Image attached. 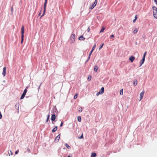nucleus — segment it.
<instances>
[{
    "label": "nucleus",
    "instance_id": "a211bd4d",
    "mask_svg": "<svg viewBox=\"0 0 157 157\" xmlns=\"http://www.w3.org/2000/svg\"><path fill=\"white\" fill-rule=\"evenodd\" d=\"M25 94L23 93L21 95V97L20 99L21 100V99H23L25 97Z\"/></svg>",
    "mask_w": 157,
    "mask_h": 157
},
{
    "label": "nucleus",
    "instance_id": "f257e3e1",
    "mask_svg": "<svg viewBox=\"0 0 157 157\" xmlns=\"http://www.w3.org/2000/svg\"><path fill=\"white\" fill-rule=\"evenodd\" d=\"M153 15L154 17L157 19V8L155 6L152 7Z\"/></svg>",
    "mask_w": 157,
    "mask_h": 157
},
{
    "label": "nucleus",
    "instance_id": "ea45409f",
    "mask_svg": "<svg viewBox=\"0 0 157 157\" xmlns=\"http://www.w3.org/2000/svg\"><path fill=\"white\" fill-rule=\"evenodd\" d=\"M90 55H89V57H88V59H87V61L88 60L90 59Z\"/></svg>",
    "mask_w": 157,
    "mask_h": 157
},
{
    "label": "nucleus",
    "instance_id": "a19ab883",
    "mask_svg": "<svg viewBox=\"0 0 157 157\" xmlns=\"http://www.w3.org/2000/svg\"><path fill=\"white\" fill-rule=\"evenodd\" d=\"M136 19H135L133 20V23H135V22H136Z\"/></svg>",
    "mask_w": 157,
    "mask_h": 157
},
{
    "label": "nucleus",
    "instance_id": "72a5a7b5",
    "mask_svg": "<svg viewBox=\"0 0 157 157\" xmlns=\"http://www.w3.org/2000/svg\"><path fill=\"white\" fill-rule=\"evenodd\" d=\"M101 94V93L100 92V91H99V92H98L97 94H96V95L97 96H98V95H99V94Z\"/></svg>",
    "mask_w": 157,
    "mask_h": 157
},
{
    "label": "nucleus",
    "instance_id": "58836bf2",
    "mask_svg": "<svg viewBox=\"0 0 157 157\" xmlns=\"http://www.w3.org/2000/svg\"><path fill=\"white\" fill-rule=\"evenodd\" d=\"M137 15H136L135 16V19L137 20Z\"/></svg>",
    "mask_w": 157,
    "mask_h": 157
},
{
    "label": "nucleus",
    "instance_id": "79ce46f5",
    "mask_svg": "<svg viewBox=\"0 0 157 157\" xmlns=\"http://www.w3.org/2000/svg\"><path fill=\"white\" fill-rule=\"evenodd\" d=\"M114 37V36L113 35H112L111 36H110V37Z\"/></svg>",
    "mask_w": 157,
    "mask_h": 157
},
{
    "label": "nucleus",
    "instance_id": "c9c22d12",
    "mask_svg": "<svg viewBox=\"0 0 157 157\" xmlns=\"http://www.w3.org/2000/svg\"><path fill=\"white\" fill-rule=\"evenodd\" d=\"M2 117V115L1 112H0V119H1Z\"/></svg>",
    "mask_w": 157,
    "mask_h": 157
},
{
    "label": "nucleus",
    "instance_id": "c03bdc74",
    "mask_svg": "<svg viewBox=\"0 0 157 157\" xmlns=\"http://www.w3.org/2000/svg\"><path fill=\"white\" fill-rule=\"evenodd\" d=\"M27 150H28V151H30V149H29V148H27Z\"/></svg>",
    "mask_w": 157,
    "mask_h": 157
},
{
    "label": "nucleus",
    "instance_id": "2f4dec72",
    "mask_svg": "<svg viewBox=\"0 0 157 157\" xmlns=\"http://www.w3.org/2000/svg\"><path fill=\"white\" fill-rule=\"evenodd\" d=\"M96 47V44H95L94 46L92 48V51H94V49Z\"/></svg>",
    "mask_w": 157,
    "mask_h": 157
},
{
    "label": "nucleus",
    "instance_id": "7ed1b4c3",
    "mask_svg": "<svg viewBox=\"0 0 157 157\" xmlns=\"http://www.w3.org/2000/svg\"><path fill=\"white\" fill-rule=\"evenodd\" d=\"M75 40V34H72L70 36V42L71 44L74 43Z\"/></svg>",
    "mask_w": 157,
    "mask_h": 157
},
{
    "label": "nucleus",
    "instance_id": "bb28decb",
    "mask_svg": "<svg viewBox=\"0 0 157 157\" xmlns=\"http://www.w3.org/2000/svg\"><path fill=\"white\" fill-rule=\"evenodd\" d=\"M27 92V90L26 89H25L23 93L24 94H26Z\"/></svg>",
    "mask_w": 157,
    "mask_h": 157
},
{
    "label": "nucleus",
    "instance_id": "f8f14e48",
    "mask_svg": "<svg viewBox=\"0 0 157 157\" xmlns=\"http://www.w3.org/2000/svg\"><path fill=\"white\" fill-rule=\"evenodd\" d=\"M78 39L80 40H85V38L82 36H81L78 38Z\"/></svg>",
    "mask_w": 157,
    "mask_h": 157
},
{
    "label": "nucleus",
    "instance_id": "49530a36",
    "mask_svg": "<svg viewBox=\"0 0 157 157\" xmlns=\"http://www.w3.org/2000/svg\"><path fill=\"white\" fill-rule=\"evenodd\" d=\"M87 30H88V31H89V30H90V28H88V29H87Z\"/></svg>",
    "mask_w": 157,
    "mask_h": 157
},
{
    "label": "nucleus",
    "instance_id": "a878e982",
    "mask_svg": "<svg viewBox=\"0 0 157 157\" xmlns=\"http://www.w3.org/2000/svg\"><path fill=\"white\" fill-rule=\"evenodd\" d=\"M146 53H147V52H145L144 54V55H143V59H145V56H146Z\"/></svg>",
    "mask_w": 157,
    "mask_h": 157
},
{
    "label": "nucleus",
    "instance_id": "9d476101",
    "mask_svg": "<svg viewBox=\"0 0 157 157\" xmlns=\"http://www.w3.org/2000/svg\"><path fill=\"white\" fill-rule=\"evenodd\" d=\"M144 92L143 91H142L141 93H140V100H141L143 97V96H144Z\"/></svg>",
    "mask_w": 157,
    "mask_h": 157
},
{
    "label": "nucleus",
    "instance_id": "393cba45",
    "mask_svg": "<svg viewBox=\"0 0 157 157\" xmlns=\"http://www.w3.org/2000/svg\"><path fill=\"white\" fill-rule=\"evenodd\" d=\"M146 53H147V52H145L144 54V55H143V59H145V56H146Z\"/></svg>",
    "mask_w": 157,
    "mask_h": 157
},
{
    "label": "nucleus",
    "instance_id": "cd10ccee",
    "mask_svg": "<svg viewBox=\"0 0 157 157\" xmlns=\"http://www.w3.org/2000/svg\"><path fill=\"white\" fill-rule=\"evenodd\" d=\"M82 108L80 107L79 108L78 111L79 112H81L82 111Z\"/></svg>",
    "mask_w": 157,
    "mask_h": 157
},
{
    "label": "nucleus",
    "instance_id": "f03ea898",
    "mask_svg": "<svg viewBox=\"0 0 157 157\" xmlns=\"http://www.w3.org/2000/svg\"><path fill=\"white\" fill-rule=\"evenodd\" d=\"M21 43L22 44L23 42V40H24V27L23 25H22V26L21 29Z\"/></svg>",
    "mask_w": 157,
    "mask_h": 157
},
{
    "label": "nucleus",
    "instance_id": "b1692460",
    "mask_svg": "<svg viewBox=\"0 0 157 157\" xmlns=\"http://www.w3.org/2000/svg\"><path fill=\"white\" fill-rule=\"evenodd\" d=\"M105 29V28H102L101 29V30H100V33H101V32H103L104 30Z\"/></svg>",
    "mask_w": 157,
    "mask_h": 157
},
{
    "label": "nucleus",
    "instance_id": "2eb2a0df",
    "mask_svg": "<svg viewBox=\"0 0 157 157\" xmlns=\"http://www.w3.org/2000/svg\"><path fill=\"white\" fill-rule=\"evenodd\" d=\"M104 88L103 87H102L101 88V90L100 91H99L101 93V94H103L104 92Z\"/></svg>",
    "mask_w": 157,
    "mask_h": 157
},
{
    "label": "nucleus",
    "instance_id": "a18cd8bd",
    "mask_svg": "<svg viewBox=\"0 0 157 157\" xmlns=\"http://www.w3.org/2000/svg\"><path fill=\"white\" fill-rule=\"evenodd\" d=\"M10 153H11V155H12L13 153L11 151H10Z\"/></svg>",
    "mask_w": 157,
    "mask_h": 157
},
{
    "label": "nucleus",
    "instance_id": "f704fd0d",
    "mask_svg": "<svg viewBox=\"0 0 157 157\" xmlns=\"http://www.w3.org/2000/svg\"><path fill=\"white\" fill-rule=\"evenodd\" d=\"M63 124V121L61 122V124H60V127H62V126Z\"/></svg>",
    "mask_w": 157,
    "mask_h": 157
},
{
    "label": "nucleus",
    "instance_id": "de8ad7c7",
    "mask_svg": "<svg viewBox=\"0 0 157 157\" xmlns=\"http://www.w3.org/2000/svg\"><path fill=\"white\" fill-rule=\"evenodd\" d=\"M40 14H41V13H40H40H39V15H40Z\"/></svg>",
    "mask_w": 157,
    "mask_h": 157
},
{
    "label": "nucleus",
    "instance_id": "412c9836",
    "mask_svg": "<svg viewBox=\"0 0 157 157\" xmlns=\"http://www.w3.org/2000/svg\"><path fill=\"white\" fill-rule=\"evenodd\" d=\"M49 117H50V115L49 114H48L47 116V119L46 121V122H48V121H49Z\"/></svg>",
    "mask_w": 157,
    "mask_h": 157
},
{
    "label": "nucleus",
    "instance_id": "39448f33",
    "mask_svg": "<svg viewBox=\"0 0 157 157\" xmlns=\"http://www.w3.org/2000/svg\"><path fill=\"white\" fill-rule=\"evenodd\" d=\"M97 0H95L94 2V3L93 4L92 6L90 8L91 9H93L94 7H95L96 6L97 3Z\"/></svg>",
    "mask_w": 157,
    "mask_h": 157
},
{
    "label": "nucleus",
    "instance_id": "20e7f679",
    "mask_svg": "<svg viewBox=\"0 0 157 157\" xmlns=\"http://www.w3.org/2000/svg\"><path fill=\"white\" fill-rule=\"evenodd\" d=\"M47 2V0H45V2H44V13L41 16V17H42V16H43L44 14V13L45 11L46 10V4Z\"/></svg>",
    "mask_w": 157,
    "mask_h": 157
},
{
    "label": "nucleus",
    "instance_id": "ddd939ff",
    "mask_svg": "<svg viewBox=\"0 0 157 157\" xmlns=\"http://www.w3.org/2000/svg\"><path fill=\"white\" fill-rule=\"evenodd\" d=\"M98 67L97 65L95 66L94 68V71L95 72H97L98 70Z\"/></svg>",
    "mask_w": 157,
    "mask_h": 157
},
{
    "label": "nucleus",
    "instance_id": "423d86ee",
    "mask_svg": "<svg viewBox=\"0 0 157 157\" xmlns=\"http://www.w3.org/2000/svg\"><path fill=\"white\" fill-rule=\"evenodd\" d=\"M6 67H4L3 69V72L2 73V74L3 75V76H4L6 74Z\"/></svg>",
    "mask_w": 157,
    "mask_h": 157
},
{
    "label": "nucleus",
    "instance_id": "c85d7f7f",
    "mask_svg": "<svg viewBox=\"0 0 157 157\" xmlns=\"http://www.w3.org/2000/svg\"><path fill=\"white\" fill-rule=\"evenodd\" d=\"M83 138V134L82 133V134L81 136H80L78 137V138L79 139H82Z\"/></svg>",
    "mask_w": 157,
    "mask_h": 157
},
{
    "label": "nucleus",
    "instance_id": "c756f323",
    "mask_svg": "<svg viewBox=\"0 0 157 157\" xmlns=\"http://www.w3.org/2000/svg\"><path fill=\"white\" fill-rule=\"evenodd\" d=\"M91 79V76H89L87 78L88 80L90 81Z\"/></svg>",
    "mask_w": 157,
    "mask_h": 157
},
{
    "label": "nucleus",
    "instance_id": "6ab92c4d",
    "mask_svg": "<svg viewBox=\"0 0 157 157\" xmlns=\"http://www.w3.org/2000/svg\"><path fill=\"white\" fill-rule=\"evenodd\" d=\"M137 84V82L136 80H134L133 81V84L135 86H136Z\"/></svg>",
    "mask_w": 157,
    "mask_h": 157
},
{
    "label": "nucleus",
    "instance_id": "473e14b6",
    "mask_svg": "<svg viewBox=\"0 0 157 157\" xmlns=\"http://www.w3.org/2000/svg\"><path fill=\"white\" fill-rule=\"evenodd\" d=\"M103 45H104V43H103L102 44V45L99 48V49H100L101 48H102V47H103Z\"/></svg>",
    "mask_w": 157,
    "mask_h": 157
},
{
    "label": "nucleus",
    "instance_id": "9b49d317",
    "mask_svg": "<svg viewBox=\"0 0 157 157\" xmlns=\"http://www.w3.org/2000/svg\"><path fill=\"white\" fill-rule=\"evenodd\" d=\"M145 61V59L143 58L140 61V67L144 63Z\"/></svg>",
    "mask_w": 157,
    "mask_h": 157
},
{
    "label": "nucleus",
    "instance_id": "0eeeda50",
    "mask_svg": "<svg viewBox=\"0 0 157 157\" xmlns=\"http://www.w3.org/2000/svg\"><path fill=\"white\" fill-rule=\"evenodd\" d=\"M135 59V58L133 56H131L129 58V60L130 61L131 63H132L133 62L134 60Z\"/></svg>",
    "mask_w": 157,
    "mask_h": 157
},
{
    "label": "nucleus",
    "instance_id": "4468645a",
    "mask_svg": "<svg viewBox=\"0 0 157 157\" xmlns=\"http://www.w3.org/2000/svg\"><path fill=\"white\" fill-rule=\"evenodd\" d=\"M57 129V126L55 127V128H54L52 130V132H54L55 131H56V130Z\"/></svg>",
    "mask_w": 157,
    "mask_h": 157
},
{
    "label": "nucleus",
    "instance_id": "7c9ffc66",
    "mask_svg": "<svg viewBox=\"0 0 157 157\" xmlns=\"http://www.w3.org/2000/svg\"><path fill=\"white\" fill-rule=\"evenodd\" d=\"M77 97H78V94H76L75 95V96L74 97V99H76L77 98Z\"/></svg>",
    "mask_w": 157,
    "mask_h": 157
},
{
    "label": "nucleus",
    "instance_id": "aec40b11",
    "mask_svg": "<svg viewBox=\"0 0 157 157\" xmlns=\"http://www.w3.org/2000/svg\"><path fill=\"white\" fill-rule=\"evenodd\" d=\"M79 122H81V118L80 116H78L77 118Z\"/></svg>",
    "mask_w": 157,
    "mask_h": 157
},
{
    "label": "nucleus",
    "instance_id": "e433bc0d",
    "mask_svg": "<svg viewBox=\"0 0 157 157\" xmlns=\"http://www.w3.org/2000/svg\"><path fill=\"white\" fill-rule=\"evenodd\" d=\"M93 51H92V50H91V51H90V54H89V55H90V56L93 52Z\"/></svg>",
    "mask_w": 157,
    "mask_h": 157
},
{
    "label": "nucleus",
    "instance_id": "6e6552de",
    "mask_svg": "<svg viewBox=\"0 0 157 157\" xmlns=\"http://www.w3.org/2000/svg\"><path fill=\"white\" fill-rule=\"evenodd\" d=\"M60 138V134H59L55 138V141L58 142Z\"/></svg>",
    "mask_w": 157,
    "mask_h": 157
},
{
    "label": "nucleus",
    "instance_id": "5701e85b",
    "mask_svg": "<svg viewBox=\"0 0 157 157\" xmlns=\"http://www.w3.org/2000/svg\"><path fill=\"white\" fill-rule=\"evenodd\" d=\"M138 32V30L137 29H135L133 31V33H134L135 34L136 33Z\"/></svg>",
    "mask_w": 157,
    "mask_h": 157
},
{
    "label": "nucleus",
    "instance_id": "37998d69",
    "mask_svg": "<svg viewBox=\"0 0 157 157\" xmlns=\"http://www.w3.org/2000/svg\"><path fill=\"white\" fill-rule=\"evenodd\" d=\"M72 157V155H71V156L68 155L67 156V157Z\"/></svg>",
    "mask_w": 157,
    "mask_h": 157
},
{
    "label": "nucleus",
    "instance_id": "4c0bfd02",
    "mask_svg": "<svg viewBox=\"0 0 157 157\" xmlns=\"http://www.w3.org/2000/svg\"><path fill=\"white\" fill-rule=\"evenodd\" d=\"M19 150H17V151H16L15 152V154H17L19 152Z\"/></svg>",
    "mask_w": 157,
    "mask_h": 157
},
{
    "label": "nucleus",
    "instance_id": "dca6fc26",
    "mask_svg": "<svg viewBox=\"0 0 157 157\" xmlns=\"http://www.w3.org/2000/svg\"><path fill=\"white\" fill-rule=\"evenodd\" d=\"M97 155L95 153H92L91 155V157H95Z\"/></svg>",
    "mask_w": 157,
    "mask_h": 157
},
{
    "label": "nucleus",
    "instance_id": "4be33fe9",
    "mask_svg": "<svg viewBox=\"0 0 157 157\" xmlns=\"http://www.w3.org/2000/svg\"><path fill=\"white\" fill-rule=\"evenodd\" d=\"M120 95H122L123 94V89H121L120 90Z\"/></svg>",
    "mask_w": 157,
    "mask_h": 157
},
{
    "label": "nucleus",
    "instance_id": "1a4fd4ad",
    "mask_svg": "<svg viewBox=\"0 0 157 157\" xmlns=\"http://www.w3.org/2000/svg\"><path fill=\"white\" fill-rule=\"evenodd\" d=\"M56 119V115L54 114H53L52 115L51 118V120L52 121H54Z\"/></svg>",
    "mask_w": 157,
    "mask_h": 157
},
{
    "label": "nucleus",
    "instance_id": "f3484780",
    "mask_svg": "<svg viewBox=\"0 0 157 157\" xmlns=\"http://www.w3.org/2000/svg\"><path fill=\"white\" fill-rule=\"evenodd\" d=\"M65 146L68 149H71V147L69 146V145L67 144V143H66L65 144Z\"/></svg>",
    "mask_w": 157,
    "mask_h": 157
}]
</instances>
